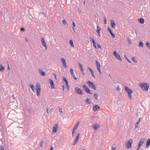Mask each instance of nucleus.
Segmentation results:
<instances>
[{"label":"nucleus","instance_id":"obj_1","mask_svg":"<svg viewBox=\"0 0 150 150\" xmlns=\"http://www.w3.org/2000/svg\"><path fill=\"white\" fill-rule=\"evenodd\" d=\"M140 86L142 89L145 91H147L149 87L148 83H141L140 84Z\"/></svg>","mask_w":150,"mask_h":150},{"label":"nucleus","instance_id":"obj_2","mask_svg":"<svg viewBox=\"0 0 150 150\" xmlns=\"http://www.w3.org/2000/svg\"><path fill=\"white\" fill-rule=\"evenodd\" d=\"M125 90L128 94V96L129 97L130 100H132V94L133 93L132 90L131 89L127 87H126L125 88Z\"/></svg>","mask_w":150,"mask_h":150},{"label":"nucleus","instance_id":"obj_3","mask_svg":"<svg viewBox=\"0 0 150 150\" xmlns=\"http://www.w3.org/2000/svg\"><path fill=\"white\" fill-rule=\"evenodd\" d=\"M36 89L37 92V96H39L41 91L40 86L39 83H37L36 84Z\"/></svg>","mask_w":150,"mask_h":150},{"label":"nucleus","instance_id":"obj_4","mask_svg":"<svg viewBox=\"0 0 150 150\" xmlns=\"http://www.w3.org/2000/svg\"><path fill=\"white\" fill-rule=\"evenodd\" d=\"M133 142L132 139H130L125 144V146L127 149H129L132 147V144Z\"/></svg>","mask_w":150,"mask_h":150},{"label":"nucleus","instance_id":"obj_5","mask_svg":"<svg viewBox=\"0 0 150 150\" xmlns=\"http://www.w3.org/2000/svg\"><path fill=\"white\" fill-rule=\"evenodd\" d=\"M87 83H88V86L90 88L95 90H96V88L95 86V85L94 83L91 82L90 81H87Z\"/></svg>","mask_w":150,"mask_h":150},{"label":"nucleus","instance_id":"obj_6","mask_svg":"<svg viewBox=\"0 0 150 150\" xmlns=\"http://www.w3.org/2000/svg\"><path fill=\"white\" fill-rule=\"evenodd\" d=\"M144 140L145 139L144 138H143L141 139L139 142V143L138 147L137 149V150H139V149L140 148L141 146L143 144L144 142Z\"/></svg>","mask_w":150,"mask_h":150},{"label":"nucleus","instance_id":"obj_7","mask_svg":"<svg viewBox=\"0 0 150 150\" xmlns=\"http://www.w3.org/2000/svg\"><path fill=\"white\" fill-rule=\"evenodd\" d=\"M113 55L117 59L121 61H122V59L120 57V55L117 53L116 51H115L114 52Z\"/></svg>","mask_w":150,"mask_h":150},{"label":"nucleus","instance_id":"obj_8","mask_svg":"<svg viewBox=\"0 0 150 150\" xmlns=\"http://www.w3.org/2000/svg\"><path fill=\"white\" fill-rule=\"evenodd\" d=\"M96 62L97 68L98 71L100 75L101 76V72L100 65L97 60H96Z\"/></svg>","mask_w":150,"mask_h":150},{"label":"nucleus","instance_id":"obj_9","mask_svg":"<svg viewBox=\"0 0 150 150\" xmlns=\"http://www.w3.org/2000/svg\"><path fill=\"white\" fill-rule=\"evenodd\" d=\"M58 126V124H56L53 127L52 131V134H55L57 132Z\"/></svg>","mask_w":150,"mask_h":150},{"label":"nucleus","instance_id":"obj_10","mask_svg":"<svg viewBox=\"0 0 150 150\" xmlns=\"http://www.w3.org/2000/svg\"><path fill=\"white\" fill-rule=\"evenodd\" d=\"M83 88L87 93L90 94H92V93H91L90 92L89 89L86 85H83Z\"/></svg>","mask_w":150,"mask_h":150},{"label":"nucleus","instance_id":"obj_11","mask_svg":"<svg viewBox=\"0 0 150 150\" xmlns=\"http://www.w3.org/2000/svg\"><path fill=\"white\" fill-rule=\"evenodd\" d=\"M61 60L62 62V63L63 66L65 67H66L67 66V65L66 64V62H65V59L63 58H61Z\"/></svg>","mask_w":150,"mask_h":150},{"label":"nucleus","instance_id":"obj_12","mask_svg":"<svg viewBox=\"0 0 150 150\" xmlns=\"http://www.w3.org/2000/svg\"><path fill=\"white\" fill-rule=\"evenodd\" d=\"M75 91L81 95L82 94V92L81 91L79 88L78 87L76 88H75Z\"/></svg>","mask_w":150,"mask_h":150},{"label":"nucleus","instance_id":"obj_13","mask_svg":"<svg viewBox=\"0 0 150 150\" xmlns=\"http://www.w3.org/2000/svg\"><path fill=\"white\" fill-rule=\"evenodd\" d=\"M85 102L86 104H89L92 103V100L91 98H87Z\"/></svg>","mask_w":150,"mask_h":150},{"label":"nucleus","instance_id":"obj_14","mask_svg":"<svg viewBox=\"0 0 150 150\" xmlns=\"http://www.w3.org/2000/svg\"><path fill=\"white\" fill-rule=\"evenodd\" d=\"M41 41L43 46H44L45 50H46L47 49V47L44 38H41Z\"/></svg>","mask_w":150,"mask_h":150},{"label":"nucleus","instance_id":"obj_15","mask_svg":"<svg viewBox=\"0 0 150 150\" xmlns=\"http://www.w3.org/2000/svg\"><path fill=\"white\" fill-rule=\"evenodd\" d=\"M49 81L50 82V83L51 86V88L52 89H54V83L53 81L50 79H49Z\"/></svg>","mask_w":150,"mask_h":150},{"label":"nucleus","instance_id":"obj_16","mask_svg":"<svg viewBox=\"0 0 150 150\" xmlns=\"http://www.w3.org/2000/svg\"><path fill=\"white\" fill-rule=\"evenodd\" d=\"M79 135L80 134H78L77 136L76 137V138L75 139L74 142H73V145H74L76 143L78 142Z\"/></svg>","mask_w":150,"mask_h":150},{"label":"nucleus","instance_id":"obj_17","mask_svg":"<svg viewBox=\"0 0 150 150\" xmlns=\"http://www.w3.org/2000/svg\"><path fill=\"white\" fill-rule=\"evenodd\" d=\"M63 80L65 82V85L67 86V88L69 89V86L68 85V82L66 79L64 77L63 78Z\"/></svg>","mask_w":150,"mask_h":150},{"label":"nucleus","instance_id":"obj_18","mask_svg":"<svg viewBox=\"0 0 150 150\" xmlns=\"http://www.w3.org/2000/svg\"><path fill=\"white\" fill-rule=\"evenodd\" d=\"M108 30L109 32L113 38H115V35L112 32L111 29L109 28H108Z\"/></svg>","mask_w":150,"mask_h":150},{"label":"nucleus","instance_id":"obj_19","mask_svg":"<svg viewBox=\"0 0 150 150\" xmlns=\"http://www.w3.org/2000/svg\"><path fill=\"white\" fill-rule=\"evenodd\" d=\"M88 69L89 71L91 72L93 77V78H95V76L94 74V72H93V71L89 67H88Z\"/></svg>","mask_w":150,"mask_h":150},{"label":"nucleus","instance_id":"obj_20","mask_svg":"<svg viewBox=\"0 0 150 150\" xmlns=\"http://www.w3.org/2000/svg\"><path fill=\"white\" fill-rule=\"evenodd\" d=\"M93 110L95 111H97L99 109V106L97 105H96L93 108Z\"/></svg>","mask_w":150,"mask_h":150},{"label":"nucleus","instance_id":"obj_21","mask_svg":"<svg viewBox=\"0 0 150 150\" xmlns=\"http://www.w3.org/2000/svg\"><path fill=\"white\" fill-rule=\"evenodd\" d=\"M99 126L98 124H94L93 126V128L95 130H96L99 127Z\"/></svg>","mask_w":150,"mask_h":150},{"label":"nucleus","instance_id":"obj_22","mask_svg":"<svg viewBox=\"0 0 150 150\" xmlns=\"http://www.w3.org/2000/svg\"><path fill=\"white\" fill-rule=\"evenodd\" d=\"M93 44L94 47L95 48H100L101 49V47L100 46V45L99 44H97V47L96 45V42H95V43H93Z\"/></svg>","mask_w":150,"mask_h":150},{"label":"nucleus","instance_id":"obj_23","mask_svg":"<svg viewBox=\"0 0 150 150\" xmlns=\"http://www.w3.org/2000/svg\"><path fill=\"white\" fill-rule=\"evenodd\" d=\"M111 25L112 27L113 28H115V24L113 20L111 21Z\"/></svg>","mask_w":150,"mask_h":150},{"label":"nucleus","instance_id":"obj_24","mask_svg":"<svg viewBox=\"0 0 150 150\" xmlns=\"http://www.w3.org/2000/svg\"><path fill=\"white\" fill-rule=\"evenodd\" d=\"M39 72L40 73V75L42 76H45V73L43 72L42 70L40 69H39Z\"/></svg>","mask_w":150,"mask_h":150},{"label":"nucleus","instance_id":"obj_25","mask_svg":"<svg viewBox=\"0 0 150 150\" xmlns=\"http://www.w3.org/2000/svg\"><path fill=\"white\" fill-rule=\"evenodd\" d=\"M101 28L100 27H99L98 26H97V32L98 34L100 36V35L99 33L100 31V30Z\"/></svg>","mask_w":150,"mask_h":150},{"label":"nucleus","instance_id":"obj_26","mask_svg":"<svg viewBox=\"0 0 150 150\" xmlns=\"http://www.w3.org/2000/svg\"><path fill=\"white\" fill-rule=\"evenodd\" d=\"M138 21L141 24H143L144 23V20L143 18H141L139 19Z\"/></svg>","mask_w":150,"mask_h":150},{"label":"nucleus","instance_id":"obj_27","mask_svg":"<svg viewBox=\"0 0 150 150\" xmlns=\"http://www.w3.org/2000/svg\"><path fill=\"white\" fill-rule=\"evenodd\" d=\"M79 67H80V69H81L82 72L83 73L84 70H83V67H82V65L80 63H79Z\"/></svg>","mask_w":150,"mask_h":150},{"label":"nucleus","instance_id":"obj_28","mask_svg":"<svg viewBox=\"0 0 150 150\" xmlns=\"http://www.w3.org/2000/svg\"><path fill=\"white\" fill-rule=\"evenodd\" d=\"M79 125V122H78L76 123L75 126L74 127V129H75L76 130L77 129Z\"/></svg>","mask_w":150,"mask_h":150},{"label":"nucleus","instance_id":"obj_29","mask_svg":"<svg viewBox=\"0 0 150 150\" xmlns=\"http://www.w3.org/2000/svg\"><path fill=\"white\" fill-rule=\"evenodd\" d=\"M4 67H3L1 64H0V71H3L4 70Z\"/></svg>","mask_w":150,"mask_h":150},{"label":"nucleus","instance_id":"obj_30","mask_svg":"<svg viewBox=\"0 0 150 150\" xmlns=\"http://www.w3.org/2000/svg\"><path fill=\"white\" fill-rule=\"evenodd\" d=\"M150 145V139H149L147 140L146 143V147H148V146Z\"/></svg>","mask_w":150,"mask_h":150},{"label":"nucleus","instance_id":"obj_31","mask_svg":"<svg viewBox=\"0 0 150 150\" xmlns=\"http://www.w3.org/2000/svg\"><path fill=\"white\" fill-rule=\"evenodd\" d=\"M30 86L32 90L33 91H34L35 90V87H34V85L32 84H30Z\"/></svg>","mask_w":150,"mask_h":150},{"label":"nucleus","instance_id":"obj_32","mask_svg":"<svg viewBox=\"0 0 150 150\" xmlns=\"http://www.w3.org/2000/svg\"><path fill=\"white\" fill-rule=\"evenodd\" d=\"M69 43L72 47H74V46L73 42L72 40H70Z\"/></svg>","mask_w":150,"mask_h":150},{"label":"nucleus","instance_id":"obj_33","mask_svg":"<svg viewBox=\"0 0 150 150\" xmlns=\"http://www.w3.org/2000/svg\"><path fill=\"white\" fill-rule=\"evenodd\" d=\"M94 97L95 98V99L96 100H98V95L96 93L94 94Z\"/></svg>","mask_w":150,"mask_h":150},{"label":"nucleus","instance_id":"obj_34","mask_svg":"<svg viewBox=\"0 0 150 150\" xmlns=\"http://www.w3.org/2000/svg\"><path fill=\"white\" fill-rule=\"evenodd\" d=\"M132 59L133 60V61L135 62H137V59H136L135 57H133L132 58Z\"/></svg>","mask_w":150,"mask_h":150},{"label":"nucleus","instance_id":"obj_35","mask_svg":"<svg viewBox=\"0 0 150 150\" xmlns=\"http://www.w3.org/2000/svg\"><path fill=\"white\" fill-rule=\"evenodd\" d=\"M90 39L91 41L93 43H94L96 42L94 39L93 38H90Z\"/></svg>","mask_w":150,"mask_h":150},{"label":"nucleus","instance_id":"obj_36","mask_svg":"<svg viewBox=\"0 0 150 150\" xmlns=\"http://www.w3.org/2000/svg\"><path fill=\"white\" fill-rule=\"evenodd\" d=\"M146 46L149 48H150V45L149 42H147L146 43Z\"/></svg>","mask_w":150,"mask_h":150},{"label":"nucleus","instance_id":"obj_37","mask_svg":"<svg viewBox=\"0 0 150 150\" xmlns=\"http://www.w3.org/2000/svg\"><path fill=\"white\" fill-rule=\"evenodd\" d=\"M70 73L71 75L74 74V71L73 69L72 68H71L70 69Z\"/></svg>","mask_w":150,"mask_h":150},{"label":"nucleus","instance_id":"obj_38","mask_svg":"<svg viewBox=\"0 0 150 150\" xmlns=\"http://www.w3.org/2000/svg\"><path fill=\"white\" fill-rule=\"evenodd\" d=\"M72 24L73 26V29L75 31V28L74 27L75 26V24L74 22H73L72 23Z\"/></svg>","mask_w":150,"mask_h":150},{"label":"nucleus","instance_id":"obj_39","mask_svg":"<svg viewBox=\"0 0 150 150\" xmlns=\"http://www.w3.org/2000/svg\"><path fill=\"white\" fill-rule=\"evenodd\" d=\"M76 129H74V128L73 129H72V137H73V136H74V133L75 132V130Z\"/></svg>","mask_w":150,"mask_h":150},{"label":"nucleus","instance_id":"obj_40","mask_svg":"<svg viewBox=\"0 0 150 150\" xmlns=\"http://www.w3.org/2000/svg\"><path fill=\"white\" fill-rule=\"evenodd\" d=\"M139 46H140L142 47H143V44L142 42H140L139 43Z\"/></svg>","mask_w":150,"mask_h":150},{"label":"nucleus","instance_id":"obj_41","mask_svg":"<svg viewBox=\"0 0 150 150\" xmlns=\"http://www.w3.org/2000/svg\"><path fill=\"white\" fill-rule=\"evenodd\" d=\"M72 76H73V77H74V79L75 80H77V78L76 77L74 74H72L71 75Z\"/></svg>","mask_w":150,"mask_h":150},{"label":"nucleus","instance_id":"obj_42","mask_svg":"<svg viewBox=\"0 0 150 150\" xmlns=\"http://www.w3.org/2000/svg\"><path fill=\"white\" fill-rule=\"evenodd\" d=\"M64 25H65L66 24V21L64 19L62 21Z\"/></svg>","mask_w":150,"mask_h":150},{"label":"nucleus","instance_id":"obj_43","mask_svg":"<svg viewBox=\"0 0 150 150\" xmlns=\"http://www.w3.org/2000/svg\"><path fill=\"white\" fill-rule=\"evenodd\" d=\"M140 123V122L139 121H138L137 122V125L135 127H136V128H138V125L139 124V123Z\"/></svg>","mask_w":150,"mask_h":150},{"label":"nucleus","instance_id":"obj_44","mask_svg":"<svg viewBox=\"0 0 150 150\" xmlns=\"http://www.w3.org/2000/svg\"><path fill=\"white\" fill-rule=\"evenodd\" d=\"M53 75L56 79H57V75L55 74H53Z\"/></svg>","mask_w":150,"mask_h":150},{"label":"nucleus","instance_id":"obj_45","mask_svg":"<svg viewBox=\"0 0 150 150\" xmlns=\"http://www.w3.org/2000/svg\"><path fill=\"white\" fill-rule=\"evenodd\" d=\"M59 111L60 113H63V112L62 110V108H59Z\"/></svg>","mask_w":150,"mask_h":150},{"label":"nucleus","instance_id":"obj_46","mask_svg":"<svg viewBox=\"0 0 150 150\" xmlns=\"http://www.w3.org/2000/svg\"><path fill=\"white\" fill-rule=\"evenodd\" d=\"M0 150H4V148L2 146L0 147Z\"/></svg>","mask_w":150,"mask_h":150},{"label":"nucleus","instance_id":"obj_47","mask_svg":"<svg viewBox=\"0 0 150 150\" xmlns=\"http://www.w3.org/2000/svg\"><path fill=\"white\" fill-rule=\"evenodd\" d=\"M43 141H42L41 142L40 144V145L41 147L42 146H43Z\"/></svg>","mask_w":150,"mask_h":150},{"label":"nucleus","instance_id":"obj_48","mask_svg":"<svg viewBox=\"0 0 150 150\" xmlns=\"http://www.w3.org/2000/svg\"><path fill=\"white\" fill-rule=\"evenodd\" d=\"M116 90H120V88L119 86H117V87L116 88Z\"/></svg>","mask_w":150,"mask_h":150},{"label":"nucleus","instance_id":"obj_49","mask_svg":"<svg viewBox=\"0 0 150 150\" xmlns=\"http://www.w3.org/2000/svg\"><path fill=\"white\" fill-rule=\"evenodd\" d=\"M104 23L105 24H106L107 23V21H106V19H105L104 18Z\"/></svg>","mask_w":150,"mask_h":150},{"label":"nucleus","instance_id":"obj_50","mask_svg":"<svg viewBox=\"0 0 150 150\" xmlns=\"http://www.w3.org/2000/svg\"><path fill=\"white\" fill-rule=\"evenodd\" d=\"M112 150H116V148L113 147L112 149Z\"/></svg>","mask_w":150,"mask_h":150},{"label":"nucleus","instance_id":"obj_51","mask_svg":"<svg viewBox=\"0 0 150 150\" xmlns=\"http://www.w3.org/2000/svg\"><path fill=\"white\" fill-rule=\"evenodd\" d=\"M21 30L22 31H24L25 30L23 28H22Z\"/></svg>","mask_w":150,"mask_h":150},{"label":"nucleus","instance_id":"obj_52","mask_svg":"<svg viewBox=\"0 0 150 150\" xmlns=\"http://www.w3.org/2000/svg\"><path fill=\"white\" fill-rule=\"evenodd\" d=\"M8 69L10 70V68L9 67V64H8Z\"/></svg>","mask_w":150,"mask_h":150},{"label":"nucleus","instance_id":"obj_53","mask_svg":"<svg viewBox=\"0 0 150 150\" xmlns=\"http://www.w3.org/2000/svg\"><path fill=\"white\" fill-rule=\"evenodd\" d=\"M53 147H51L50 149V150H53Z\"/></svg>","mask_w":150,"mask_h":150},{"label":"nucleus","instance_id":"obj_54","mask_svg":"<svg viewBox=\"0 0 150 150\" xmlns=\"http://www.w3.org/2000/svg\"><path fill=\"white\" fill-rule=\"evenodd\" d=\"M141 120V118H139V120H138V121H139V122H140Z\"/></svg>","mask_w":150,"mask_h":150},{"label":"nucleus","instance_id":"obj_55","mask_svg":"<svg viewBox=\"0 0 150 150\" xmlns=\"http://www.w3.org/2000/svg\"><path fill=\"white\" fill-rule=\"evenodd\" d=\"M62 88H63V91H64V86H62Z\"/></svg>","mask_w":150,"mask_h":150},{"label":"nucleus","instance_id":"obj_56","mask_svg":"<svg viewBox=\"0 0 150 150\" xmlns=\"http://www.w3.org/2000/svg\"><path fill=\"white\" fill-rule=\"evenodd\" d=\"M127 61H128V62H130V61L129 60V59H128L127 58Z\"/></svg>","mask_w":150,"mask_h":150},{"label":"nucleus","instance_id":"obj_57","mask_svg":"<svg viewBox=\"0 0 150 150\" xmlns=\"http://www.w3.org/2000/svg\"><path fill=\"white\" fill-rule=\"evenodd\" d=\"M83 4L84 5H85V1H84V2H83Z\"/></svg>","mask_w":150,"mask_h":150},{"label":"nucleus","instance_id":"obj_58","mask_svg":"<svg viewBox=\"0 0 150 150\" xmlns=\"http://www.w3.org/2000/svg\"><path fill=\"white\" fill-rule=\"evenodd\" d=\"M26 41L27 42L28 41L27 39H26Z\"/></svg>","mask_w":150,"mask_h":150},{"label":"nucleus","instance_id":"obj_59","mask_svg":"<svg viewBox=\"0 0 150 150\" xmlns=\"http://www.w3.org/2000/svg\"><path fill=\"white\" fill-rule=\"evenodd\" d=\"M83 150H85L84 149H83Z\"/></svg>","mask_w":150,"mask_h":150}]
</instances>
